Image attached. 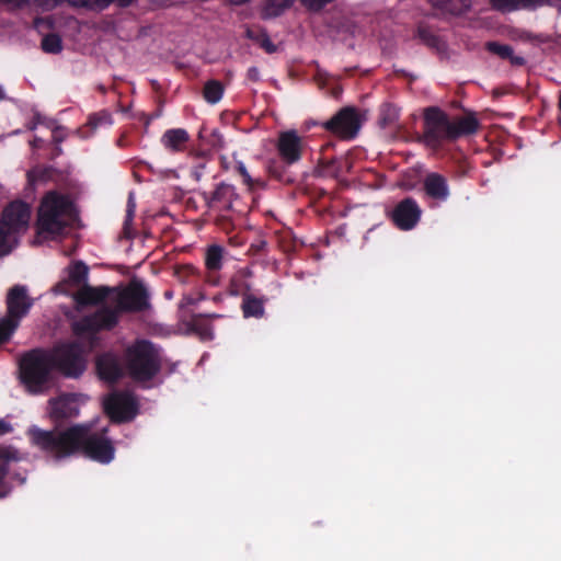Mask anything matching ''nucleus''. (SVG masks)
<instances>
[{
	"label": "nucleus",
	"mask_w": 561,
	"mask_h": 561,
	"mask_svg": "<svg viewBox=\"0 0 561 561\" xmlns=\"http://www.w3.org/2000/svg\"><path fill=\"white\" fill-rule=\"evenodd\" d=\"M266 302L265 298H259L250 293H244L242 295V304L241 310L244 318H256L260 319L265 313L264 305Z\"/></svg>",
	"instance_id": "nucleus-21"
},
{
	"label": "nucleus",
	"mask_w": 561,
	"mask_h": 561,
	"mask_svg": "<svg viewBox=\"0 0 561 561\" xmlns=\"http://www.w3.org/2000/svg\"><path fill=\"white\" fill-rule=\"evenodd\" d=\"M41 47L47 54H59L62 50V39L58 34L49 33L43 37Z\"/></svg>",
	"instance_id": "nucleus-34"
},
{
	"label": "nucleus",
	"mask_w": 561,
	"mask_h": 561,
	"mask_svg": "<svg viewBox=\"0 0 561 561\" xmlns=\"http://www.w3.org/2000/svg\"><path fill=\"white\" fill-rule=\"evenodd\" d=\"M334 147V144L328 142L325 146L322 147L323 152L332 149Z\"/></svg>",
	"instance_id": "nucleus-48"
},
{
	"label": "nucleus",
	"mask_w": 561,
	"mask_h": 561,
	"mask_svg": "<svg viewBox=\"0 0 561 561\" xmlns=\"http://www.w3.org/2000/svg\"><path fill=\"white\" fill-rule=\"evenodd\" d=\"M486 50L499 56L502 59L510 60L513 66H524L526 59L522 56H515L512 46L499 42H488Z\"/></svg>",
	"instance_id": "nucleus-23"
},
{
	"label": "nucleus",
	"mask_w": 561,
	"mask_h": 561,
	"mask_svg": "<svg viewBox=\"0 0 561 561\" xmlns=\"http://www.w3.org/2000/svg\"><path fill=\"white\" fill-rule=\"evenodd\" d=\"M80 413L78 396L62 393L48 400V415L55 427L51 431L65 430L64 425L76 419Z\"/></svg>",
	"instance_id": "nucleus-11"
},
{
	"label": "nucleus",
	"mask_w": 561,
	"mask_h": 561,
	"mask_svg": "<svg viewBox=\"0 0 561 561\" xmlns=\"http://www.w3.org/2000/svg\"><path fill=\"white\" fill-rule=\"evenodd\" d=\"M161 365L160 350L149 340H137L125 352L127 374L137 382L152 380Z\"/></svg>",
	"instance_id": "nucleus-6"
},
{
	"label": "nucleus",
	"mask_w": 561,
	"mask_h": 561,
	"mask_svg": "<svg viewBox=\"0 0 561 561\" xmlns=\"http://www.w3.org/2000/svg\"><path fill=\"white\" fill-rule=\"evenodd\" d=\"M190 141V135L184 128H172L164 131L161 144L171 152L184 151Z\"/></svg>",
	"instance_id": "nucleus-20"
},
{
	"label": "nucleus",
	"mask_w": 561,
	"mask_h": 561,
	"mask_svg": "<svg viewBox=\"0 0 561 561\" xmlns=\"http://www.w3.org/2000/svg\"><path fill=\"white\" fill-rule=\"evenodd\" d=\"M20 381L32 396L45 393L51 385L54 370L48 352L35 348L25 353L19 364Z\"/></svg>",
	"instance_id": "nucleus-5"
},
{
	"label": "nucleus",
	"mask_w": 561,
	"mask_h": 561,
	"mask_svg": "<svg viewBox=\"0 0 561 561\" xmlns=\"http://www.w3.org/2000/svg\"><path fill=\"white\" fill-rule=\"evenodd\" d=\"M287 167L285 163L280 162H271L267 167V172L271 178L282 182V183H293L294 179L287 171Z\"/></svg>",
	"instance_id": "nucleus-32"
},
{
	"label": "nucleus",
	"mask_w": 561,
	"mask_h": 561,
	"mask_svg": "<svg viewBox=\"0 0 561 561\" xmlns=\"http://www.w3.org/2000/svg\"><path fill=\"white\" fill-rule=\"evenodd\" d=\"M479 126V121L473 113L451 122L442 108L430 106L423 112V133L419 136V141L437 150L444 142L456 141L462 136L476 134Z\"/></svg>",
	"instance_id": "nucleus-3"
},
{
	"label": "nucleus",
	"mask_w": 561,
	"mask_h": 561,
	"mask_svg": "<svg viewBox=\"0 0 561 561\" xmlns=\"http://www.w3.org/2000/svg\"><path fill=\"white\" fill-rule=\"evenodd\" d=\"M422 209L413 197H405L398 202L388 213V217L396 228L402 231L414 229L421 220Z\"/></svg>",
	"instance_id": "nucleus-14"
},
{
	"label": "nucleus",
	"mask_w": 561,
	"mask_h": 561,
	"mask_svg": "<svg viewBox=\"0 0 561 561\" xmlns=\"http://www.w3.org/2000/svg\"><path fill=\"white\" fill-rule=\"evenodd\" d=\"M18 243L16 234L0 226V257L8 255Z\"/></svg>",
	"instance_id": "nucleus-33"
},
{
	"label": "nucleus",
	"mask_w": 561,
	"mask_h": 561,
	"mask_svg": "<svg viewBox=\"0 0 561 561\" xmlns=\"http://www.w3.org/2000/svg\"><path fill=\"white\" fill-rule=\"evenodd\" d=\"M247 79L252 82L260 81V70L257 67H250L247 71Z\"/></svg>",
	"instance_id": "nucleus-44"
},
{
	"label": "nucleus",
	"mask_w": 561,
	"mask_h": 561,
	"mask_svg": "<svg viewBox=\"0 0 561 561\" xmlns=\"http://www.w3.org/2000/svg\"><path fill=\"white\" fill-rule=\"evenodd\" d=\"M22 460L21 453L11 445H0V500L9 496L13 490L12 481L20 484L26 480L25 473L16 466Z\"/></svg>",
	"instance_id": "nucleus-9"
},
{
	"label": "nucleus",
	"mask_w": 561,
	"mask_h": 561,
	"mask_svg": "<svg viewBox=\"0 0 561 561\" xmlns=\"http://www.w3.org/2000/svg\"><path fill=\"white\" fill-rule=\"evenodd\" d=\"M111 289L107 286L93 287L84 284L75 295V300L80 306H93L104 301Z\"/></svg>",
	"instance_id": "nucleus-19"
},
{
	"label": "nucleus",
	"mask_w": 561,
	"mask_h": 561,
	"mask_svg": "<svg viewBox=\"0 0 561 561\" xmlns=\"http://www.w3.org/2000/svg\"><path fill=\"white\" fill-rule=\"evenodd\" d=\"M60 153H61V148H60L59 146H57V147L55 148V154H56V156H58V154H60Z\"/></svg>",
	"instance_id": "nucleus-50"
},
{
	"label": "nucleus",
	"mask_w": 561,
	"mask_h": 561,
	"mask_svg": "<svg viewBox=\"0 0 561 561\" xmlns=\"http://www.w3.org/2000/svg\"><path fill=\"white\" fill-rule=\"evenodd\" d=\"M319 164L334 178H339L344 173H350L353 167L352 161L347 157H322L319 159Z\"/></svg>",
	"instance_id": "nucleus-22"
},
{
	"label": "nucleus",
	"mask_w": 561,
	"mask_h": 561,
	"mask_svg": "<svg viewBox=\"0 0 561 561\" xmlns=\"http://www.w3.org/2000/svg\"><path fill=\"white\" fill-rule=\"evenodd\" d=\"M398 118L397 110L391 104H383L380 111L379 123L382 127L390 126Z\"/></svg>",
	"instance_id": "nucleus-37"
},
{
	"label": "nucleus",
	"mask_w": 561,
	"mask_h": 561,
	"mask_svg": "<svg viewBox=\"0 0 561 561\" xmlns=\"http://www.w3.org/2000/svg\"><path fill=\"white\" fill-rule=\"evenodd\" d=\"M112 124V115L106 111H101L99 113L91 114L88 117L87 124L83 129L80 131L84 137H89L98 127L103 125Z\"/></svg>",
	"instance_id": "nucleus-25"
},
{
	"label": "nucleus",
	"mask_w": 561,
	"mask_h": 561,
	"mask_svg": "<svg viewBox=\"0 0 561 561\" xmlns=\"http://www.w3.org/2000/svg\"><path fill=\"white\" fill-rule=\"evenodd\" d=\"M150 307L149 294L139 280H131L117 297V308L102 307L71 323L72 333L85 340L90 348L100 343L99 332L112 330L118 323V312H141Z\"/></svg>",
	"instance_id": "nucleus-2"
},
{
	"label": "nucleus",
	"mask_w": 561,
	"mask_h": 561,
	"mask_svg": "<svg viewBox=\"0 0 561 561\" xmlns=\"http://www.w3.org/2000/svg\"><path fill=\"white\" fill-rule=\"evenodd\" d=\"M259 44L268 54H273L277 49L276 45L271 41L266 33L262 34L259 39Z\"/></svg>",
	"instance_id": "nucleus-42"
},
{
	"label": "nucleus",
	"mask_w": 561,
	"mask_h": 561,
	"mask_svg": "<svg viewBox=\"0 0 561 561\" xmlns=\"http://www.w3.org/2000/svg\"><path fill=\"white\" fill-rule=\"evenodd\" d=\"M416 36L420 41L430 48L439 49L442 41L430 26L420 24L416 28Z\"/></svg>",
	"instance_id": "nucleus-31"
},
{
	"label": "nucleus",
	"mask_w": 561,
	"mask_h": 561,
	"mask_svg": "<svg viewBox=\"0 0 561 561\" xmlns=\"http://www.w3.org/2000/svg\"><path fill=\"white\" fill-rule=\"evenodd\" d=\"M53 140L56 142V144H59L62 141V137L59 135V128H56L54 131H53Z\"/></svg>",
	"instance_id": "nucleus-46"
},
{
	"label": "nucleus",
	"mask_w": 561,
	"mask_h": 561,
	"mask_svg": "<svg viewBox=\"0 0 561 561\" xmlns=\"http://www.w3.org/2000/svg\"><path fill=\"white\" fill-rule=\"evenodd\" d=\"M204 169H205V163L201 162L198 164H196L192 170H191V176L195 180V181H201V179L203 178L204 175Z\"/></svg>",
	"instance_id": "nucleus-43"
},
{
	"label": "nucleus",
	"mask_w": 561,
	"mask_h": 561,
	"mask_svg": "<svg viewBox=\"0 0 561 561\" xmlns=\"http://www.w3.org/2000/svg\"><path fill=\"white\" fill-rule=\"evenodd\" d=\"M236 171L238 172V174L242 178V182L250 188V190H253L255 188L256 186H262L263 185V182H261L260 180H254L251 178V175L249 174L245 165L243 162L241 161H238L236 163V167H234Z\"/></svg>",
	"instance_id": "nucleus-38"
},
{
	"label": "nucleus",
	"mask_w": 561,
	"mask_h": 561,
	"mask_svg": "<svg viewBox=\"0 0 561 561\" xmlns=\"http://www.w3.org/2000/svg\"><path fill=\"white\" fill-rule=\"evenodd\" d=\"M321 126L341 139H354L360 129L359 113L354 106H345L330 119L321 123Z\"/></svg>",
	"instance_id": "nucleus-10"
},
{
	"label": "nucleus",
	"mask_w": 561,
	"mask_h": 561,
	"mask_svg": "<svg viewBox=\"0 0 561 561\" xmlns=\"http://www.w3.org/2000/svg\"><path fill=\"white\" fill-rule=\"evenodd\" d=\"M12 431V426L10 423L4 420H0V435L8 434Z\"/></svg>",
	"instance_id": "nucleus-45"
},
{
	"label": "nucleus",
	"mask_w": 561,
	"mask_h": 561,
	"mask_svg": "<svg viewBox=\"0 0 561 561\" xmlns=\"http://www.w3.org/2000/svg\"><path fill=\"white\" fill-rule=\"evenodd\" d=\"M294 3V0H264L261 15L271 19L280 15Z\"/></svg>",
	"instance_id": "nucleus-26"
},
{
	"label": "nucleus",
	"mask_w": 561,
	"mask_h": 561,
	"mask_svg": "<svg viewBox=\"0 0 561 561\" xmlns=\"http://www.w3.org/2000/svg\"><path fill=\"white\" fill-rule=\"evenodd\" d=\"M73 204L68 195L57 191L47 192L39 204L36 231L44 239H56L66 232Z\"/></svg>",
	"instance_id": "nucleus-4"
},
{
	"label": "nucleus",
	"mask_w": 561,
	"mask_h": 561,
	"mask_svg": "<svg viewBox=\"0 0 561 561\" xmlns=\"http://www.w3.org/2000/svg\"><path fill=\"white\" fill-rule=\"evenodd\" d=\"M191 328L203 339H211V327L205 322L203 313L194 314L191 320Z\"/></svg>",
	"instance_id": "nucleus-35"
},
{
	"label": "nucleus",
	"mask_w": 561,
	"mask_h": 561,
	"mask_svg": "<svg viewBox=\"0 0 561 561\" xmlns=\"http://www.w3.org/2000/svg\"><path fill=\"white\" fill-rule=\"evenodd\" d=\"M201 196L209 209L217 211H232L233 202L239 197L236 187L225 182L218 183L211 193L202 192Z\"/></svg>",
	"instance_id": "nucleus-16"
},
{
	"label": "nucleus",
	"mask_w": 561,
	"mask_h": 561,
	"mask_svg": "<svg viewBox=\"0 0 561 561\" xmlns=\"http://www.w3.org/2000/svg\"><path fill=\"white\" fill-rule=\"evenodd\" d=\"M333 0H301V4L309 11L319 12Z\"/></svg>",
	"instance_id": "nucleus-40"
},
{
	"label": "nucleus",
	"mask_w": 561,
	"mask_h": 561,
	"mask_svg": "<svg viewBox=\"0 0 561 561\" xmlns=\"http://www.w3.org/2000/svg\"><path fill=\"white\" fill-rule=\"evenodd\" d=\"M135 203L133 199V194L129 195L128 203H127V209H126V217L124 221V230H127L128 226L131 224L135 215Z\"/></svg>",
	"instance_id": "nucleus-41"
},
{
	"label": "nucleus",
	"mask_w": 561,
	"mask_h": 561,
	"mask_svg": "<svg viewBox=\"0 0 561 561\" xmlns=\"http://www.w3.org/2000/svg\"><path fill=\"white\" fill-rule=\"evenodd\" d=\"M423 192L426 198L440 204L450 196V187L445 175L437 172L427 173L422 182Z\"/></svg>",
	"instance_id": "nucleus-17"
},
{
	"label": "nucleus",
	"mask_w": 561,
	"mask_h": 561,
	"mask_svg": "<svg viewBox=\"0 0 561 561\" xmlns=\"http://www.w3.org/2000/svg\"><path fill=\"white\" fill-rule=\"evenodd\" d=\"M26 435L31 445L54 462L82 455L100 463L114 459L115 448L112 442L100 433H92L91 425L77 423L61 431H45L31 426Z\"/></svg>",
	"instance_id": "nucleus-1"
},
{
	"label": "nucleus",
	"mask_w": 561,
	"mask_h": 561,
	"mask_svg": "<svg viewBox=\"0 0 561 561\" xmlns=\"http://www.w3.org/2000/svg\"><path fill=\"white\" fill-rule=\"evenodd\" d=\"M224 249L218 244L207 248L205 254V265L210 272H218L222 267Z\"/></svg>",
	"instance_id": "nucleus-28"
},
{
	"label": "nucleus",
	"mask_w": 561,
	"mask_h": 561,
	"mask_svg": "<svg viewBox=\"0 0 561 561\" xmlns=\"http://www.w3.org/2000/svg\"><path fill=\"white\" fill-rule=\"evenodd\" d=\"M47 352L54 370L66 378L78 379L87 369L84 350L78 342H64Z\"/></svg>",
	"instance_id": "nucleus-7"
},
{
	"label": "nucleus",
	"mask_w": 561,
	"mask_h": 561,
	"mask_svg": "<svg viewBox=\"0 0 561 561\" xmlns=\"http://www.w3.org/2000/svg\"><path fill=\"white\" fill-rule=\"evenodd\" d=\"M5 305L7 314L0 319V329L5 332L7 336H12L21 320L30 312L33 299L28 297L25 286L14 285L7 294Z\"/></svg>",
	"instance_id": "nucleus-8"
},
{
	"label": "nucleus",
	"mask_w": 561,
	"mask_h": 561,
	"mask_svg": "<svg viewBox=\"0 0 561 561\" xmlns=\"http://www.w3.org/2000/svg\"><path fill=\"white\" fill-rule=\"evenodd\" d=\"M492 5L501 11H513L522 8H535L542 5L549 0H491Z\"/></svg>",
	"instance_id": "nucleus-24"
},
{
	"label": "nucleus",
	"mask_w": 561,
	"mask_h": 561,
	"mask_svg": "<svg viewBox=\"0 0 561 561\" xmlns=\"http://www.w3.org/2000/svg\"><path fill=\"white\" fill-rule=\"evenodd\" d=\"M104 411L115 423L130 422L138 413V402L129 392H115L104 401Z\"/></svg>",
	"instance_id": "nucleus-12"
},
{
	"label": "nucleus",
	"mask_w": 561,
	"mask_h": 561,
	"mask_svg": "<svg viewBox=\"0 0 561 561\" xmlns=\"http://www.w3.org/2000/svg\"><path fill=\"white\" fill-rule=\"evenodd\" d=\"M89 267L82 261H77L69 266V282L75 286L87 284Z\"/></svg>",
	"instance_id": "nucleus-29"
},
{
	"label": "nucleus",
	"mask_w": 561,
	"mask_h": 561,
	"mask_svg": "<svg viewBox=\"0 0 561 561\" xmlns=\"http://www.w3.org/2000/svg\"><path fill=\"white\" fill-rule=\"evenodd\" d=\"M559 110L561 112V91H560V96H559Z\"/></svg>",
	"instance_id": "nucleus-51"
},
{
	"label": "nucleus",
	"mask_w": 561,
	"mask_h": 561,
	"mask_svg": "<svg viewBox=\"0 0 561 561\" xmlns=\"http://www.w3.org/2000/svg\"><path fill=\"white\" fill-rule=\"evenodd\" d=\"M31 208L22 201L11 202L2 211L0 226L14 234L23 232L28 227Z\"/></svg>",
	"instance_id": "nucleus-15"
},
{
	"label": "nucleus",
	"mask_w": 561,
	"mask_h": 561,
	"mask_svg": "<svg viewBox=\"0 0 561 561\" xmlns=\"http://www.w3.org/2000/svg\"><path fill=\"white\" fill-rule=\"evenodd\" d=\"M438 5L454 15H461L472 7V0H437Z\"/></svg>",
	"instance_id": "nucleus-30"
},
{
	"label": "nucleus",
	"mask_w": 561,
	"mask_h": 561,
	"mask_svg": "<svg viewBox=\"0 0 561 561\" xmlns=\"http://www.w3.org/2000/svg\"><path fill=\"white\" fill-rule=\"evenodd\" d=\"M305 139L295 129L278 133L276 150L280 162L286 165L298 163L306 150Z\"/></svg>",
	"instance_id": "nucleus-13"
},
{
	"label": "nucleus",
	"mask_w": 561,
	"mask_h": 561,
	"mask_svg": "<svg viewBox=\"0 0 561 561\" xmlns=\"http://www.w3.org/2000/svg\"><path fill=\"white\" fill-rule=\"evenodd\" d=\"M134 0H72L75 4L81 7H94L98 9H104L112 2H118L119 5H129Z\"/></svg>",
	"instance_id": "nucleus-36"
},
{
	"label": "nucleus",
	"mask_w": 561,
	"mask_h": 561,
	"mask_svg": "<svg viewBox=\"0 0 561 561\" xmlns=\"http://www.w3.org/2000/svg\"><path fill=\"white\" fill-rule=\"evenodd\" d=\"M225 87L219 80H208L203 88V96L209 104L218 103L224 95Z\"/></svg>",
	"instance_id": "nucleus-27"
},
{
	"label": "nucleus",
	"mask_w": 561,
	"mask_h": 561,
	"mask_svg": "<svg viewBox=\"0 0 561 561\" xmlns=\"http://www.w3.org/2000/svg\"><path fill=\"white\" fill-rule=\"evenodd\" d=\"M228 213L229 211H219L215 219V224L226 232H229L233 229V221Z\"/></svg>",
	"instance_id": "nucleus-39"
},
{
	"label": "nucleus",
	"mask_w": 561,
	"mask_h": 561,
	"mask_svg": "<svg viewBox=\"0 0 561 561\" xmlns=\"http://www.w3.org/2000/svg\"><path fill=\"white\" fill-rule=\"evenodd\" d=\"M204 316H205V318H213V319L221 317L220 314H217V313H210V314H204Z\"/></svg>",
	"instance_id": "nucleus-49"
},
{
	"label": "nucleus",
	"mask_w": 561,
	"mask_h": 561,
	"mask_svg": "<svg viewBox=\"0 0 561 561\" xmlns=\"http://www.w3.org/2000/svg\"><path fill=\"white\" fill-rule=\"evenodd\" d=\"M96 371L102 380L107 382H116L123 377V369L116 355L112 353H103L98 356Z\"/></svg>",
	"instance_id": "nucleus-18"
},
{
	"label": "nucleus",
	"mask_w": 561,
	"mask_h": 561,
	"mask_svg": "<svg viewBox=\"0 0 561 561\" xmlns=\"http://www.w3.org/2000/svg\"><path fill=\"white\" fill-rule=\"evenodd\" d=\"M10 337L11 336H7L5 332L2 329H0V345L8 342Z\"/></svg>",
	"instance_id": "nucleus-47"
}]
</instances>
